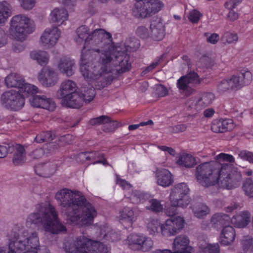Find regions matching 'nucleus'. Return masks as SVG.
<instances>
[{
	"instance_id": "1",
	"label": "nucleus",
	"mask_w": 253,
	"mask_h": 253,
	"mask_svg": "<svg viewBox=\"0 0 253 253\" xmlns=\"http://www.w3.org/2000/svg\"><path fill=\"white\" fill-rule=\"evenodd\" d=\"M55 198L68 221L80 227L93 224L97 211L81 192L63 188L56 193Z\"/></svg>"
},
{
	"instance_id": "2",
	"label": "nucleus",
	"mask_w": 253,
	"mask_h": 253,
	"mask_svg": "<svg viewBox=\"0 0 253 253\" xmlns=\"http://www.w3.org/2000/svg\"><path fill=\"white\" fill-rule=\"evenodd\" d=\"M131 68L130 56L126 50H122L120 47H113L100 55L95 64L92 66L88 78H84L87 81L97 80L104 73L116 71L118 74H122L130 70Z\"/></svg>"
},
{
	"instance_id": "3",
	"label": "nucleus",
	"mask_w": 253,
	"mask_h": 253,
	"mask_svg": "<svg viewBox=\"0 0 253 253\" xmlns=\"http://www.w3.org/2000/svg\"><path fill=\"white\" fill-rule=\"evenodd\" d=\"M88 44L90 47L85 50L84 45L81 52V72L84 78H88V73L92 70V66L95 64L100 55L108 51L111 40V34L103 29H96L90 33Z\"/></svg>"
},
{
	"instance_id": "4",
	"label": "nucleus",
	"mask_w": 253,
	"mask_h": 253,
	"mask_svg": "<svg viewBox=\"0 0 253 253\" xmlns=\"http://www.w3.org/2000/svg\"><path fill=\"white\" fill-rule=\"evenodd\" d=\"M26 224L27 226L32 224L38 227L42 226L46 232L52 234L66 231L65 226L60 221L56 209L47 202L36 205L35 211L28 215Z\"/></svg>"
},
{
	"instance_id": "5",
	"label": "nucleus",
	"mask_w": 253,
	"mask_h": 253,
	"mask_svg": "<svg viewBox=\"0 0 253 253\" xmlns=\"http://www.w3.org/2000/svg\"><path fill=\"white\" fill-rule=\"evenodd\" d=\"M9 251L0 248V253H49L45 246L40 245L38 234L36 232L27 234L24 232L21 235L11 231L7 234Z\"/></svg>"
},
{
	"instance_id": "6",
	"label": "nucleus",
	"mask_w": 253,
	"mask_h": 253,
	"mask_svg": "<svg viewBox=\"0 0 253 253\" xmlns=\"http://www.w3.org/2000/svg\"><path fill=\"white\" fill-rule=\"evenodd\" d=\"M66 253H110L103 243L89 239L84 236L79 237L69 246H65Z\"/></svg>"
},
{
	"instance_id": "7",
	"label": "nucleus",
	"mask_w": 253,
	"mask_h": 253,
	"mask_svg": "<svg viewBox=\"0 0 253 253\" xmlns=\"http://www.w3.org/2000/svg\"><path fill=\"white\" fill-rule=\"evenodd\" d=\"M35 29L33 21L25 14H18L11 19L10 33L17 41H25L27 35L32 33Z\"/></svg>"
},
{
	"instance_id": "8",
	"label": "nucleus",
	"mask_w": 253,
	"mask_h": 253,
	"mask_svg": "<svg viewBox=\"0 0 253 253\" xmlns=\"http://www.w3.org/2000/svg\"><path fill=\"white\" fill-rule=\"evenodd\" d=\"M219 164L212 162L202 163L197 167L195 176L197 181L204 187L215 185L218 180Z\"/></svg>"
},
{
	"instance_id": "9",
	"label": "nucleus",
	"mask_w": 253,
	"mask_h": 253,
	"mask_svg": "<svg viewBox=\"0 0 253 253\" xmlns=\"http://www.w3.org/2000/svg\"><path fill=\"white\" fill-rule=\"evenodd\" d=\"M252 80V75L248 70L242 69L229 79L221 81L217 85V90L223 93L229 90H237L249 84Z\"/></svg>"
},
{
	"instance_id": "10",
	"label": "nucleus",
	"mask_w": 253,
	"mask_h": 253,
	"mask_svg": "<svg viewBox=\"0 0 253 253\" xmlns=\"http://www.w3.org/2000/svg\"><path fill=\"white\" fill-rule=\"evenodd\" d=\"M216 184L223 189H232L238 187L242 180L241 173L229 166H224L219 170Z\"/></svg>"
},
{
	"instance_id": "11",
	"label": "nucleus",
	"mask_w": 253,
	"mask_h": 253,
	"mask_svg": "<svg viewBox=\"0 0 253 253\" xmlns=\"http://www.w3.org/2000/svg\"><path fill=\"white\" fill-rule=\"evenodd\" d=\"M164 6L160 0H140L135 4L132 14L136 18L150 17L160 11Z\"/></svg>"
},
{
	"instance_id": "12",
	"label": "nucleus",
	"mask_w": 253,
	"mask_h": 253,
	"mask_svg": "<svg viewBox=\"0 0 253 253\" xmlns=\"http://www.w3.org/2000/svg\"><path fill=\"white\" fill-rule=\"evenodd\" d=\"M189 188L185 183L175 184L171 189L169 194V201L174 205H182V208L186 207L190 202V199L187 196Z\"/></svg>"
},
{
	"instance_id": "13",
	"label": "nucleus",
	"mask_w": 253,
	"mask_h": 253,
	"mask_svg": "<svg viewBox=\"0 0 253 253\" xmlns=\"http://www.w3.org/2000/svg\"><path fill=\"white\" fill-rule=\"evenodd\" d=\"M1 105L7 109L17 111L25 104L24 98L17 91H9L4 92L1 96Z\"/></svg>"
},
{
	"instance_id": "14",
	"label": "nucleus",
	"mask_w": 253,
	"mask_h": 253,
	"mask_svg": "<svg viewBox=\"0 0 253 253\" xmlns=\"http://www.w3.org/2000/svg\"><path fill=\"white\" fill-rule=\"evenodd\" d=\"M126 242L132 250L143 252L149 251L153 246V241L151 238L137 234H130L127 238Z\"/></svg>"
},
{
	"instance_id": "15",
	"label": "nucleus",
	"mask_w": 253,
	"mask_h": 253,
	"mask_svg": "<svg viewBox=\"0 0 253 253\" xmlns=\"http://www.w3.org/2000/svg\"><path fill=\"white\" fill-rule=\"evenodd\" d=\"M184 223L183 218L179 216L168 219L161 225V233L166 237L174 236L184 227Z\"/></svg>"
},
{
	"instance_id": "16",
	"label": "nucleus",
	"mask_w": 253,
	"mask_h": 253,
	"mask_svg": "<svg viewBox=\"0 0 253 253\" xmlns=\"http://www.w3.org/2000/svg\"><path fill=\"white\" fill-rule=\"evenodd\" d=\"M60 36V31L57 27L46 28L41 37V42L45 48H50L57 43Z\"/></svg>"
},
{
	"instance_id": "17",
	"label": "nucleus",
	"mask_w": 253,
	"mask_h": 253,
	"mask_svg": "<svg viewBox=\"0 0 253 253\" xmlns=\"http://www.w3.org/2000/svg\"><path fill=\"white\" fill-rule=\"evenodd\" d=\"M189 244V240L186 236H177L172 243V253H193V248Z\"/></svg>"
},
{
	"instance_id": "18",
	"label": "nucleus",
	"mask_w": 253,
	"mask_h": 253,
	"mask_svg": "<svg viewBox=\"0 0 253 253\" xmlns=\"http://www.w3.org/2000/svg\"><path fill=\"white\" fill-rule=\"evenodd\" d=\"M59 145L54 142L46 143L41 148H36L31 151L28 156L33 160L39 159L43 156L53 153L58 149Z\"/></svg>"
},
{
	"instance_id": "19",
	"label": "nucleus",
	"mask_w": 253,
	"mask_h": 253,
	"mask_svg": "<svg viewBox=\"0 0 253 253\" xmlns=\"http://www.w3.org/2000/svg\"><path fill=\"white\" fill-rule=\"evenodd\" d=\"M38 80L45 86H51L57 82V77L54 70L49 67L44 68L39 73Z\"/></svg>"
},
{
	"instance_id": "20",
	"label": "nucleus",
	"mask_w": 253,
	"mask_h": 253,
	"mask_svg": "<svg viewBox=\"0 0 253 253\" xmlns=\"http://www.w3.org/2000/svg\"><path fill=\"white\" fill-rule=\"evenodd\" d=\"M32 106L47 109L49 111H53L55 108V103L50 98L42 95H32L29 99Z\"/></svg>"
},
{
	"instance_id": "21",
	"label": "nucleus",
	"mask_w": 253,
	"mask_h": 253,
	"mask_svg": "<svg viewBox=\"0 0 253 253\" xmlns=\"http://www.w3.org/2000/svg\"><path fill=\"white\" fill-rule=\"evenodd\" d=\"M57 68L61 74L70 77L75 73V62L70 57H63L57 63Z\"/></svg>"
},
{
	"instance_id": "22",
	"label": "nucleus",
	"mask_w": 253,
	"mask_h": 253,
	"mask_svg": "<svg viewBox=\"0 0 253 253\" xmlns=\"http://www.w3.org/2000/svg\"><path fill=\"white\" fill-rule=\"evenodd\" d=\"M76 84L72 80H67L63 82L59 90L57 91L56 96L61 101L64 98H67L72 93L76 91Z\"/></svg>"
},
{
	"instance_id": "23",
	"label": "nucleus",
	"mask_w": 253,
	"mask_h": 253,
	"mask_svg": "<svg viewBox=\"0 0 253 253\" xmlns=\"http://www.w3.org/2000/svg\"><path fill=\"white\" fill-rule=\"evenodd\" d=\"M157 183L162 187H167L173 182L172 175L166 169H157L155 172Z\"/></svg>"
},
{
	"instance_id": "24",
	"label": "nucleus",
	"mask_w": 253,
	"mask_h": 253,
	"mask_svg": "<svg viewBox=\"0 0 253 253\" xmlns=\"http://www.w3.org/2000/svg\"><path fill=\"white\" fill-rule=\"evenodd\" d=\"M57 165L53 162L40 164L35 167V172L39 176L48 177L55 173Z\"/></svg>"
},
{
	"instance_id": "25",
	"label": "nucleus",
	"mask_w": 253,
	"mask_h": 253,
	"mask_svg": "<svg viewBox=\"0 0 253 253\" xmlns=\"http://www.w3.org/2000/svg\"><path fill=\"white\" fill-rule=\"evenodd\" d=\"M83 96L78 91L72 93L61 101L63 106L72 108H79L83 105Z\"/></svg>"
},
{
	"instance_id": "26",
	"label": "nucleus",
	"mask_w": 253,
	"mask_h": 253,
	"mask_svg": "<svg viewBox=\"0 0 253 253\" xmlns=\"http://www.w3.org/2000/svg\"><path fill=\"white\" fill-rule=\"evenodd\" d=\"M151 37L155 41H161L165 36V27L160 19L153 20L150 26Z\"/></svg>"
},
{
	"instance_id": "27",
	"label": "nucleus",
	"mask_w": 253,
	"mask_h": 253,
	"mask_svg": "<svg viewBox=\"0 0 253 253\" xmlns=\"http://www.w3.org/2000/svg\"><path fill=\"white\" fill-rule=\"evenodd\" d=\"M233 121L230 119L219 120L214 121L211 126V130L216 133L230 131L233 128Z\"/></svg>"
},
{
	"instance_id": "28",
	"label": "nucleus",
	"mask_w": 253,
	"mask_h": 253,
	"mask_svg": "<svg viewBox=\"0 0 253 253\" xmlns=\"http://www.w3.org/2000/svg\"><path fill=\"white\" fill-rule=\"evenodd\" d=\"M138 215L135 210L125 207L120 212V220L122 223L127 222L129 226H131L133 223L136 220Z\"/></svg>"
},
{
	"instance_id": "29",
	"label": "nucleus",
	"mask_w": 253,
	"mask_h": 253,
	"mask_svg": "<svg viewBox=\"0 0 253 253\" xmlns=\"http://www.w3.org/2000/svg\"><path fill=\"white\" fill-rule=\"evenodd\" d=\"M236 237L234 228L229 225L223 227L220 235V243L228 246L233 242Z\"/></svg>"
},
{
	"instance_id": "30",
	"label": "nucleus",
	"mask_w": 253,
	"mask_h": 253,
	"mask_svg": "<svg viewBox=\"0 0 253 253\" xmlns=\"http://www.w3.org/2000/svg\"><path fill=\"white\" fill-rule=\"evenodd\" d=\"M250 213L248 211H244L235 215L231 219V221L235 227L243 228L250 222Z\"/></svg>"
},
{
	"instance_id": "31",
	"label": "nucleus",
	"mask_w": 253,
	"mask_h": 253,
	"mask_svg": "<svg viewBox=\"0 0 253 253\" xmlns=\"http://www.w3.org/2000/svg\"><path fill=\"white\" fill-rule=\"evenodd\" d=\"M68 14L67 11L63 8H55L50 13V21L55 23L57 25L62 24L67 19Z\"/></svg>"
},
{
	"instance_id": "32",
	"label": "nucleus",
	"mask_w": 253,
	"mask_h": 253,
	"mask_svg": "<svg viewBox=\"0 0 253 253\" xmlns=\"http://www.w3.org/2000/svg\"><path fill=\"white\" fill-rule=\"evenodd\" d=\"M214 98L212 93L204 92L195 101L194 105L197 110H200L210 105Z\"/></svg>"
},
{
	"instance_id": "33",
	"label": "nucleus",
	"mask_w": 253,
	"mask_h": 253,
	"mask_svg": "<svg viewBox=\"0 0 253 253\" xmlns=\"http://www.w3.org/2000/svg\"><path fill=\"white\" fill-rule=\"evenodd\" d=\"M211 221L214 228H220L228 225L230 223V218L227 214L216 213L212 216Z\"/></svg>"
},
{
	"instance_id": "34",
	"label": "nucleus",
	"mask_w": 253,
	"mask_h": 253,
	"mask_svg": "<svg viewBox=\"0 0 253 253\" xmlns=\"http://www.w3.org/2000/svg\"><path fill=\"white\" fill-rule=\"evenodd\" d=\"M24 80L18 74L11 73L5 79V83L8 87H21L23 85Z\"/></svg>"
},
{
	"instance_id": "35",
	"label": "nucleus",
	"mask_w": 253,
	"mask_h": 253,
	"mask_svg": "<svg viewBox=\"0 0 253 253\" xmlns=\"http://www.w3.org/2000/svg\"><path fill=\"white\" fill-rule=\"evenodd\" d=\"M76 32L78 35V38L76 39L77 43L80 44L84 42L85 44L88 43L91 32H89V28L87 26H81L77 29Z\"/></svg>"
},
{
	"instance_id": "36",
	"label": "nucleus",
	"mask_w": 253,
	"mask_h": 253,
	"mask_svg": "<svg viewBox=\"0 0 253 253\" xmlns=\"http://www.w3.org/2000/svg\"><path fill=\"white\" fill-rule=\"evenodd\" d=\"M216 160L215 162H213L219 164V170L221 169V168H224V166H226V165L230 168H232L231 165L229 164V163L235 162L234 158L232 155L222 153L216 156Z\"/></svg>"
},
{
	"instance_id": "37",
	"label": "nucleus",
	"mask_w": 253,
	"mask_h": 253,
	"mask_svg": "<svg viewBox=\"0 0 253 253\" xmlns=\"http://www.w3.org/2000/svg\"><path fill=\"white\" fill-rule=\"evenodd\" d=\"M197 253H219V246L217 243L210 244L202 241L199 245Z\"/></svg>"
},
{
	"instance_id": "38",
	"label": "nucleus",
	"mask_w": 253,
	"mask_h": 253,
	"mask_svg": "<svg viewBox=\"0 0 253 253\" xmlns=\"http://www.w3.org/2000/svg\"><path fill=\"white\" fill-rule=\"evenodd\" d=\"M177 87L180 90L189 95L195 92V90L190 86V84L185 76H181L177 81Z\"/></svg>"
},
{
	"instance_id": "39",
	"label": "nucleus",
	"mask_w": 253,
	"mask_h": 253,
	"mask_svg": "<svg viewBox=\"0 0 253 253\" xmlns=\"http://www.w3.org/2000/svg\"><path fill=\"white\" fill-rule=\"evenodd\" d=\"M30 57L41 66L46 65L49 61V55L45 51H32L30 53Z\"/></svg>"
},
{
	"instance_id": "40",
	"label": "nucleus",
	"mask_w": 253,
	"mask_h": 253,
	"mask_svg": "<svg viewBox=\"0 0 253 253\" xmlns=\"http://www.w3.org/2000/svg\"><path fill=\"white\" fill-rule=\"evenodd\" d=\"M177 163L181 166L189 168L193 167L196 165V160L192 155L184 154L179 157Z\"/></svg>"
},
{
	"instance_id": "41",
	"label": "nucleus",
	"mask_w": 253,
	"mask_h": 253,
	"mask_svg": "<svg viewBox=\"0 0 253 253\" xmlns=\"http://www.w3.org/2000/svg\"><path fill=\"white\" fill-rule=\"evenodd\" d=\"M10 5L6 1L0 2V23H4L10 16Z\"/></svg>"
},
{
	"instance_id": "42",
	"label": "nucleus",
	"mask_w": 253,
	"mask_h": 253,
	"mask_svg": "<svg viewBox=\"0 0 253 253\" xmlns=\"http://www.w3.org/2000/svg\"><path fill=\"white\" fill-rule=\"evenodd\" d=\"M192 208L194 215L198 218H201L209 212L208 207L202 203L196 204Z\"/></svg>"
},
{
	"instance_id": "43",
	"label": "nucleus",
	"mask_w": 253,
	"mask_h": 253,
	"mask_svg": "<svg viewBox=\"0 0 253 253\" xmlns=\"http://www.w3.org/2000/svg\"><path fill=\"white\" fill-rule=\"evenodd\" d=\"M81 156L82 158L85 159L86 161H90L91 164H95L97 163H95L97 161V160L100 158H103L104 157L103 154L99 152H85L83 153Z\"/></svg>"
},
{
	"instance_id": "44",
	"label": "nucleus",
	"mask_w": 253,
	"mask_h": 253,
	"mask_svg": "<svg viewBox=\"0 0 253 253\" xmlns=\"http://www.w3.org/2000/svg\"><path fill=\"white\" fill-rule=\"evenodd\" d=\"M188 79L189 84L193 87L200 85L203 81L197 73L194 71H190L186 75H184Z\"/></svg>"
},
{
	"instance_id": "45",
	"label": "nucleus",
	"mask_w": 253,
	"mask_h": 253,
	"mask_svg": "<svg viewBox=\"0 0 253 253\" xmlns=\"http://www.w3.org/2000/svg\"><path fill=\"white\" fill-rule=\"evenodd\" d=\"M242 189L246 196L253 198V179L251 178L246 179L243 182Z\"/></svg>"
},
{
	"instance_id": "46",
	"label": "nucleus",
	"mask_w": 253,
	"mask_h": 253,
	"mask_svg": "<svg viewBox=\"0 0 253 253\" xmlns=\"http://www.w3.org/2000/svg\"><path fill=\"white\" fill-rule=\"evenodd\" d=\"M150 205L146 207V209L154 212L158 213L162 211L164 207L161 202L157 199H153L149 201Z\"/></svg>"
},
{
	"instance_id": "47",
	"label": "nucleus",
	"mask_w": 253,
	"mask_h": 253,
	"mask_svg": "<svg viewBox=\"0 0 253 253\" xmlns=\"http://www.w3.org/2000/svg\"><path fill=\"white\" fill-rule=\"evenodd\" d=\"M161 225L159 220L156 219H150L147 223V229L150 234H155L159 232Z\"/></svg>"
},
{
	"instance_id": "48",
	"label": "nucleus",
	"mask_w": 253,
	"mask_h": 253,
	"mask_svg": "<svg viewBox=\"0 0 253 253\" xmlns=\"http://www.w3.org/2000/svg\"><path fill=\"white\" fill-rule=\"evenodd\" d=\"M54 135H53L50 131L42 132L37 135L35 140L38 143H42L45 141L52 140L54 139Z\"/></svg>"
},
{
	"instance_id": "49",
	"label": "nucleus",
	"mask_w": 253,
	"mask_h": 253,
	"mask_svg": "<svg viewBox=\"0 0 253 253\" xmlns=\"http://www.w3.org/2000/svg\"><path fill=\"white\" fill-rule=\"evenodd\" d=\"M84 93H81L83 96V102L89 103L93 100L95 95V91L93 87H90L87 89H84Z\"/></svg>"
},
{
	"instance_id": "50",
	"label": "nucleus",
	"mask_w": 253,
	"mask_h": 253,
	"mask_svg": "<svg viewBox=\"0 0 253 253\" xmlns=\"http://www.w3.org/2000/svg\"><path fill=\"white\" fill-rule=\"evenodd\" d=\"M20 88L22 93L25 94H31L32 96L38 92V88L37 86L30 84H25L24 82Z\"/></svg>"
},
{
	"instance_id": "51",
	"label": "nucleus",
	"mask_w": 253,
	"mask_h": 253,
	"mask_svg": "<svg viewBox=\"0 0 253 253\" xmlns=\"http://www.w3.org/2000/svg\"><path fill=\"white\" fill-rule=\"evenodd\" d=\"M221 40L228 43H236L238 40V36L236 33L227 32L223 34Z\"/></svg>"
},
{
	"instance_id": "52",
	"label": "nucleus",
	"mask_w": 253,
	"mask_h": 253,
	"mask_svg": "<svg viewBox=\"0 0 253 253\" xmlns=\"http://www.w3.org/2000/svg\"><path fill=\"white\" fill-rule=\"evenodd\" d=\"M128 198L133 204H138L142 201L144 198V195L138 191H132L130 194H127Z\"/></svg>"
},
{
	"instance_id": "53",
	"label": "nucleus",
	"mask_w": 253,
	"mask_h": 253,
	"mask_svg": "<svg viewBox=\"0 0 253 253\" xmlns=\"http://www.w3.org/2000/svg\"><path fill=\"white\" fill-rule=\"evenodd\" d=\"M119 124L116 121H112L109 118V121L102 126V130L107 132L113 131L118 127Z\"/></svg>"
},
{
	"instance_id": "54",
	"label": "nucleus",
	"mask_w": 253,
	"mask_h": 253,
	"mask_svg": "<svg viewBox=\"0 0 253 253\" xmlns=\"http://www.w3.org/2000/svg\"><path fill=\"white\" fill-rule=\"evenodd\" d=\"M11 143H3L0 145V158H4L9 153H12L13 147Z\"/></svg>"
},
{
	"instance_id": "55",
	"label": "nucleus",
	"mask_w": 253,
	"mask_h": 253,
	"mask_svg": "<svg viewBox=\"0 0 253 253\" xmlns=\"http://www.w3.org/2000/svg\"><path fill=\"white\" fill-rule=\"evenodd\" d=\"M170 205L166 207L165 212L168 216H173L177 213V207H182V205H174L173 202H170Z\"/></svg>"
},
{
	"instance_id": "56",
	"label": "nucleus",
	"mask_w": 253,
	"mask_h": 253,
	"mask_svg": "<svg viewBox=\"0 0 253 253\" xmlns=\"http://www.w3.org/2000/svg\"><path fill=\"white\" fill-rule=\"evenodd\" d=\"M109 121V117L102 115L99 117L93 118L89 121V124L92 126L94 125H104L105 122H107Z\"/></svg>"
},
{
	"instance_id": "57",
	"label": "nucleus",
	"mask_w": 253,
	"mask_h": 253,
	"mask_svg": "<svg viewBox=\"0 0 253 253\" xmlns=\"http://www.w3.org/2000/svg\"><path fill=\"white\" fill-rule=\"evenodd\" d=\"M202 16V14L198 10L193 9L191 10L188 15V19L193 23H197Z\"/></svg>"
},
{
	"instance_id": "58",
	"label": "nucleus",
	"mask_w": 253,
	"mask_h": 253,
	"mask_svg": "<svg viewBox=\"0 0 253 253\" xmlns=\"http://www.w3.org/2000/svg\"><path fill=\"white\" fill-rule=\"evenodd\" d=\"M19 2L21 6L26 10L32 9L36 4L35 0H19Z\"/></svg>"
},
{
	"instance_id": "59",
	"label": "nucleus",
	"mask_w": 253,
	"mask_h": 253,
	"mask_svg": "<svg viewBox=\"0 0 253 253\" xmlns=\"http://www.w3.org/2000/svg\"><path fill=\"white\" fill-rule=\"evenodd\" d=\"M239 157L244 160L253 163V153L246 150L240 151L238 153Z\"/></svg>"
},
{
	"instance_id": "60",
	"label": "nucleus",
	"mask_w": 253,
	"mask_h": 253,
	"mask_svg": "<svg viewBox=\"0 0 253 253\" xmlns=\"http://www.w3.org/2000/svg\"><path fill=\"white\" fill-rule=\"evenodd\" d=\"M12 145V153H14L13 155H25V150L24 146L20 144L13 143Z\"/></svg>"
},
{
	"instance_id": "61",
	"label": "nucleus",
	"mask_w": 253,
	"mask_h": 253,
	"mask_svg": "<svg viewBox=\"0 0 253 253\" xmlns=\"http://www.w3.org/2000/svg\"><path fill=\"white\" fill-rule=\"evenodd\" d=\"M156 92L159 97H164L168 95V90L162 84H158L156 86Z\"/></svg>"
},
{
	"instance_id": "62",
	"label": "nucleus",
	"mask_w": 253,
	"mask_h": 253,
	"mask_svg": "<svg viewBox=\"0 0 253 253\" xmlns=\"http://www.w3.org/2000/svg\"><path fill=\"white\" fill-rule=\"evenodd\" d=\"M74 136L70 134H67L61 136L59 138V141L62 145H67L70 144L74 140Z\"/></svg>"
},
{
	"instance_id": "63",
	"label": "nucleus",
	"mask_w": 253,
	"mask_h": 253,
	"mask_svg": "<svg viewBox=\"0 0 253 253\" xmlns=\"http://www.w3.org/2000/svg\"><path fill=\"white\" fill-rule=\"evenodd\" d=\"M205 36L207 38V41L208 42L214 44L217 42L219 38V35L215 33L209 34L205 33Z\"/></svg>"
},
{
	"instance_id": "64",
	"label": "nucleus",
	"mask_w": 253,
	"mask_h": 253,
	"mask_svg": "<svg viewBox=\"0 0 253 253\" xmlns=\"http://www.w3.org/2000/svg\"><path fill=\"white\" fill-rule=\"evenodd\" d=\"M136 34L141 39H146L149 36L148 29L143 26L139 27L136 30Z\"/></svg>"
}]
</instances>
